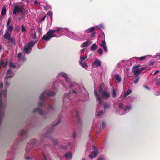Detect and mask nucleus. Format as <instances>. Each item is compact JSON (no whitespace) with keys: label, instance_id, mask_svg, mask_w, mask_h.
<instances>
[{"label":"nucleus","instance_id":"obj_1","mask_svg":"<svg viewBox=\"0 0 160 160\" xmlns=\"http://www.w3.org/2000/svg\"><path fill=\"white\" fill-rule=\"evenodd\" d=\"M61 32L59 28L55 30H50L47 33V35H44L42 39L44 40L48 41L51 38L53 37L58 38L59 36H57L55 33H59Z\"/></svg>","mask_w":160,"mask_h":160},{"label":"nucleus","instance_id":"obj_2","mask_svg":"<svg viewBox=\"0 0 160 160\" xmlns=\"http://www.w3.org/2000/svg\"><path fill=\"white\" fill-rule=\"evenodd\" d=\"M156 67V64L155 62L152 61H151L149 62V64L147 67H141L140 64L135 65L133 67L132 70H144L147 68H150L152 69Z\"/></svg>","mask_w":160,"mask_h":160},{"label":"nucleus","instance_id":"obj_3","mask_svg":"<svg viewBox=\"0 0 160 160\" xmlns=\"http://www.w3.org/2000/svg\"><path fill=\"white\" fill-rule=\"evenodd\" d=\"M4 37L5 39L7 40L6 41L10 44L12 46L15 45L16 40L14 38L11 37V35L8 32H7L5 33L4 35Z\"/></svg>","mask_w":160,"mask_h":160},{"label":"nucleus","instance_id":"obj_4","mask_svg":"<svg viewBox=\"0 0 160 160\" xmlns=\"http://www.w3.org/2000/svg\"><path fill=\"white\" fill-rule=\"evenodd\" d=\"M55 94V92H53L48 91L47 92H46L45 91L40 95V99L41 101L45 102L47 96H54Z\"/></svg>","mask_w":160,"mask_h":160},{"label":"nucleus","instance_id":"obj_5","mask_svg":"<svg viewBox=\"0 0 160 160\" xmlns=\"http://www.w3.org/2000/svg\"><path fill=\"white\" fill-rule=\"evenodd\" d=\"M24 9L22 6H19L18 5H15L13 11V14L17 15L18 13H20L22 14H25L24 13Z\"/></svg>","mask_w":160,"mask_h":160},{"label":"nucleus","instance_id":"obj_6","mask_svg":"<svg viewBox=\"0 0 160 160\" xmlns=\"http://www.w3.org/2000/svg\"><path fill=\"white\" fill-rule=\"evenodd\" d=\"M142 71H132L134 74L135 79L134 81V83L135 84L138 83L140 79L139 75Z\"/></svg>","mask_w":160,"mask_h":160},{"label":"nucleus","instance_id":"obj_7","mask_svg":"<svg viewBox=\"0 0 160 160\" xmlns=\"http://www.w3.org/2000/svg\"><path fill=\"white\" fill-rule=\"evenodd\" d=\"M61 119H59L58 120V121L56 123L54 124L53 125V126H52V129L51 130H50L48 131L47 132H46V133L45 134V137H47V138H49L50 137V135H51V133L53 131V130L52 129H54V127L55 126L58 125L61 122Z\"/></svg>","mask_w":160,"mask_h":160},{"label":"nucleus","instance_id":"obj_8","mask_svg":"<svg viewBox=\"0 0 160 160\" xmlns=\"http://www.w3.org/2000/svg\"><path fill=\"white\" fill-rule=\"evenodd\" d=\"M93 149L94 150L89 155L90 157L91 158H92L94 157H96L98 152V149L96 148V147L95 146H93Z\"/></svg>","mask_w":160,"mask_h":160},{"label":"nucleus","instance_id":"obj_9","mask_svg":"<svg viewBox=\"0 0 160 160\" xmlns=\"http://www.w3.org/2000/svg\"><path fill=\"white\" fill-rule=\"evenodd\" d=\"M101 98H106V99H109L110 95L109 93L107 91L104 90L102 91L101 93H99Z\"/></svg>","mask_w":160,"mask_h":160},{"label":"nucleus","instance_id":"obj_10","mask_svg":"<svg viewBox=\"0 0 160 160\" xmlns=\"http://www.w3.org/2000/svg\"><path fill=\"white\" fill-rule=\"evenodd\" d=\"M8 61L7 59H1L0 60V68L3 67L5 68L8 64Z\"/></svg>","mask_w":160,"mask_h":160},{"label":"nucleus","instance_id":"obj_11","mask_svg":"<svg viewBox=\"0 0 160 160\" xmlns=\"http://www.w3.org/2000/svg\"><path fill=\"white\" fill-rule=\"evenodd\" d=\"M106 43L105 42V39H103L102 42L100 44V46L102 48H103V49L105 52H107L108 51V49L107 47L106 46Z\"/></svg>","mask_w":160,"mask_h":160},{"label":"nucleus","instance_id":"obj_12","mask_svg":"<svg viewBox=\"0 0 160 160\" xmlns=\"http://www.w3.org/2000/svg\"><path fill=\"white\" fill-rule=\"evenodd\" d=\"M94 94L95 96L97 98L99 102V104L100 105L102 104V101L99 95L97 92L96 91H94Z\"/></svg>","mask_w":160,"mask_h":160},{"label":"nucleus","instance_id":"obj_13","mask_svg":"<svg viewBox=\"0 0 160 160\" xmlns=\"http://www.w3.org/2000/svg\"><path fill=\"white\" fill-rule=\"evenodd\" d=\"M33 112H38V113L40 115H43L44 114V113L42 109L40 108H35L34 109Z\"/></svg>","mask_w":160,"mask_h":160},{"label":"nucleus","instance_id":"obj_14","mask_svg":"<svg viewBox=\"0 0 160 160\" xmlns=\"http://www.w3.org/2000/svg\"><path fill=\"white\" fill-rule=\"evenodd\" d=\"M31 49L27 45H25L24 47V51L27 54L30 53Z\"/></svg>","mask_w":160,"mask_h":160},{"label":"nucleus","instance_id":"obj_15","mask_svg":"<svg viewBox=\"0 0 160 160\" xmlns=\"http://www.w3.org/2000/svg\"><path fill=\"white\" fill-rule=\"evenodd\" d=\"M90 44H91V43L90 41H87L81 45V47L82 48L87 47Z\"/></svg>","mask_w":160,"mask_h":160},{"label":"nucleus","instance_id":"obj_16","mask_svg":"<svg viewBox=\"0 0 160 160\" xmlns=\"http://www.w3.org/2000/svg\"><path fill=\"white\" fill-rule=\"evenodd\" d=\"M61 76L63 77L65 79L66 81L68 82H70V79L67 76V75L65 73L61 74Z\"/></svg>","mask_w":160,"mask_h":160},{"label":"nucleus","instance_id":"obj_17","mask_svg":"<svg viewBox=\"0 0 160 160\" xmlns=\"http://www.w3.org/2000/svg\"><path fill=\"white\" fill-rule=\"evenodd\" d=\"M75 114L76 115V118L77 119V122L78 123H79L80 122V121L79 117V112L77 111H76Z\"/></svg>","mask_w":160,"mask_h":160},{"label":"nucleus","instance_id":"obj_18","mask_svg":"<svg viewBox=\"0 0 160 160\" xmlns=\"http://www.w3.org/2000/svg\"><path fill=\"white\" fill-rule=\"evenodd\" d=\"M36 43L37 42L31 41H30L27 45L31 48L34 46L35 43Z\"/></svg>","mask_w":160,"mask_h":160},{"label":"nucleus","instance_id":"obj_19","mask_svg":"<svg viewBox=\"0 0 160 160\" xmlns=\"http://www.w3.org/2000/svg\"><path fill=\"white\" fill-rule=\"evenodd\" d=\"M101 62L99 60H96L94 62V64L97 67H98L101 65Z\"/></svg>","mask_w":160,"mask_h":160},{"label":"nucleus","instance_id":"obj_20","mask_svg":"<svg viewBox=\"0 0 160 160\" xmlns=\"http://www.w3.org/2000/svg\"><path fill=\"white\" fill-rule=\"evenodd\" d=\"M110 103L109 102L105 103L104 105V109H106L109 108H110Z\"/></svg>","mask_w":160,"mask_h":160},{"label":"nucleus","instance_id":"obj_21","mask_svg":"<svg viewBox=\"0 0 160 160\" xmlns=\"http://www.w3.org/2000/svg\"><path fill=\"white\" fill-rule=\"evenodd\" d=\"M104 86L103 84H102L100 85L99 87L98 90V92L99 93H101L102 92V91L104 88Z\"/></svg>","mask_w":160,"mask_h":160},{"label":"nucleus","instance_id":"obj_22","mask_svg":"<svg viewBox=\"0 0 160 160\" xmlns=\"http://www.w3.org/2000/svg\"><path fill=\"white\" fill-rule=\"evenodd\" d=\"M6 13V8L5 6H3L1 11V15L2 16L5 15Z\"/></svg>","mask_w":160,"mask_h":160},{"label":"nucleus","instance_id":"obj_23","mask_svg":"<svg viewBox=\"0 0 160 160\" xmlns=\"http://www.w3.org/2000/svg\"><path fill=\"white\" fill-rule=\"evenodd\" d=\"M132 92V90L130 89H128L127 92L124 94V96L125 97L130 94Z\"/></svg>","mask_w":160,"mask_h":160},{"label":"nucleus","instance_id":"obj_24","mask_svg":"<svg viewBox=\"0 0 160 160\" xmlns=\"http://www.w3.org/2000/svg\"><path fill=\"white\" fill-rule=\"evenodd\" d=\"M12 71H7V76L5 77V79H7L12 78V76L11 75H9L8 76V75L11 74L12 73Z\"/></svg>","mask_w":160,"mask_h":160},{"label":"nucleus","instance_id":"obj_25","mask_svg":"<svg viewBox=\"0 0 160 160\" xmlns=\"http://www.w3.org/2000/svg\"><path fill=\"white\" fill-rule=\"evenodd\" d=\"M97 46L96 44H92L91 47V49L92 51H95L97 49Z\"/></svg>","mask_w":160,"mask_h":160},{"label":"nucleus","instance_id":"obj_26","mask_svg":"<svg viewBox=\"0 0 160 160\" xmlns=\"http://www.w3.org/2000/svg\"><path fill=\"white\" fill-rule=\"evenodd\" d=\"M95 28L94 27H92L88 29L86 31V33H90L93 32L94 31Z\"/></svg>","mask_w":160,"mask_h":160},{"label":"nucleus","instance_id":"obj_27","mask_svg":"<svg viewBox=\"0 0 160 160\" xmlns=\"http://www.w3.org/2000/svg\"><path fill=\"white\" fill-rule=\"evenodd\" d=\"M72 153L71 152H68L67 153H66L65 155V157L66 158H71L72 157Z\"/></svg>","mask_w":160,"mask_h":160},{"label":"nucleus","instance_id":"obj_28","mask_svg":"<svg viewBox=\"0 0 160 160\" xmlns=\"http://www.w3.org/2000/svg\"><path fill=\"white\" fill-rule=\"evenodd\" d=\"M79 64L83 68H85L87 67V64L86 63H82L81 61H79Z\"/></svg>","mask_w":160,"mask_h":160},{"label":"nucleus","instance_id":"obj_29","mask_svg":"<svg viewBox=\"0 0 160 160\" xmlns=\"http://www.w3.org/2000/svg\"><path fill=\"white\" fill-rule=\"evenodd\" d=\"M116 79L119 82H121V78L118 75H117L115 77Z\"/></svg>","mask_w":160,"mask_h":160},{"label":"nucleus","instance_id":"obj_30","mask_svg":"<svg viewBox=\"0 0 160 160\" xmlns=\"http://www.w3.org/2000/svg\"><path fill=\"white\" fill-rule=\"evenodd\" d=\"M13 26H9L7 28V30L8 31L11 32L13 31Z\"/></svg>","mask_w":160,"mask_h":160},{"label":"nucleus","instance_id":"obj_31","mask_svg":"<svg viewBox=\"0 0 160 160\" xmlns=\"http://www.w3.org/2000/svg\"><path fill=\"white\" fill-rule=\"evenodd\" d=\"M9 66L11 68H15L16 66L14 65L12 62H10L9 63Z\"/></svg>","mask_w":160,"mask_h":160},{"label":"nucleus","instance_id":"obj_32","mask_svg":"<svg viewBox=\"0 0 160 160\" xmlns=\"http://www.w3.org/2000/svg\"><path fill=\"white\" fill-rule=\"evenodd\" d=\"M88 57V55H86V57H83L82 56H81L80 57V61H81V62H82L83 61L85 60Z\"/></svg>","mask_w":160,"mask_h":160},{"label":"nucleus","instance_id":"obj_33","mask_svg":"<svg viewBox=\"0 0 160 160\" xmlns=\"http://www.w3.org/2000/svg\"><path fill=\"white\" fill-rule=\"evenodd\" d=\"M118 107L122 110L123 109V104L122 103H120L118 105Z\"/></svg>","mask_w":160,"mask_h":160},{"label":"nucleus","instance_id":"obj_34","mask_svg":"<svg viewBox=\"0 0 160 160\" xmlns=\"http://www.w3.org/2000/svg\"><path fill=\"white\" fill-rule=\"evenodd\" d=\"M97 51L99 53H100V55H102V54H103V51H102V49L101 48H99V49L98 50H97Z\"/></svg>","mask_w":160,"mask_h":160},{"label":"nucleus","instance_id":"obj_35","mask_svg":"<svg viewBox=\"0 0 160 160\" xmlns=\"http://www.w3.org/2000/svg\"><path fill=\"white\" fill-rule=\"evenodd\" d=\"M21 31L22 32H24L26 31V29L23 25L21 26Z\"/></svg>","mask_w":160,"mask_h":160},{"label":"nucleus","instance_id":"obj_36","mask_svg":"<svg viewBox=\"0 0 160 160\" xmlns=\"http://www.w3.org/2000/svg\"><path fill=\"white\" fill-rule=\"evenodd\" d=\"M138 59L140 60H145L146 58V56H142L141 57L138 58Z\"/></svg>","mask_w":160,"mask_h":160},{"label":"nucleus","instance_id":"obj_37","mask_svg":"<svg viewBox=\"0 0 160 160\" xmlns=\"http://www.w3.org/2000/svg\"><path fill=\"white\" fill-rule=\"evenodd\" d=\"M112 95V96L114 97H115L116 96V91L114 89L113 90Z\"/></svg>","mask_w":160,"mask_h":160},{"label":"nucleus","instance_id":"obj_38","mask_svg":"<svg viewBox=\"0 0 160 160\" xmlns=\"http://www.w3.org/2000/svg\"><path fill=\"white\" fill-rule=\"evenodd\" d=\"M156 84L157 85H160V80L158 79H156Z\"/></svg>","mask_w":160,"mask_h":160},{"label":"nucleus","instance_id":"obj_39","mask_svg":"<svg viewBox=\"0 0 160 160\" xmlns=\"http://www.w3.org/2000/svg\"><path fill=\"white\" fill-rule=\"evenodd\" d=\"M103 112V111L102 110H101V111H99L98 113H97V115L98 116H100L101 114Z\"/></svg>","mask_w":160,"mask_h":160},{"label":"nucleus","instance_id":"obj_40","mask_svg":"<svg viewBox=\"0 0 160 160\" xmlns=\"http://www.w3.org/2000/svg\"><path fill=\"white\" fill-rule=\"evenodd\" d=\"M47 14L49 16H50L51 17V18H52V12H50V11H49V12H48L47 13Z\"/></svg>","mask_w":160,"mask_h":160},{"label":"nucleus","instance_id":"obj_41","mask_svg":"<svg viewBox=\"0 0 160 160\" xmlns=\"http://www.w3.org/2000/svg\"><path fill=\"white\" fill-rule=\"evenodd\" d=\"M25 132L24 130H22L21 131V136H23L25 134Z\"/></svg>","mask_w":160,"mask_h":160},{"label":"nucleus","instance_id":"obj_42","mask_svg":"<svg viewBox=\"0 0 160 160\" xmlns=\"http://www.w3.org/2000/svg\"><path fill=\"white\" fill-rule=\"evenodd\" d=\"M39 106L40 107H42L43 105V102H39L38 103Z\"/></svg>","mask_w":160,"mask_h":160},{"label":"nucleus","instance_id":"obj_43","mask_svg":"<svg viewBox=\"0 0 160 160\" xmlns=\"http://www.w3.org/2000/svg\"><path fill=\"white\" fill-rule=\"evenodd\" d=\"M10 22H11V20L10 18H9L8 19V22H7V26H8L9 24H10Z\"/></svg>","mask_w":160,"mask_h":160},{"label":"nucleus","instance_id":"obj_44","mask_svg":"<svg viewBox=\"0 0 160 160\" xmlns=\"http://www.w3.org/2000/svg\"><path fill=\"white\" fill-rule=\"evenodd\" d=\"M127 108H128L129 110V109H130L131 108V107L130 106H126V107L125 108V109L124 110V111H126L127 110Z\"/></svg>","mask_w":160,"mask_h":160},{"label":"nucleus","instance_id":"obj_45","mask_svg":"<svg viewBox=\"0 0 160 160\" xmlns=\"http://www.w3.org/2000/svg\"><path fill=\"white\" fill-rule=\"evenodd\" d=\"M72 136L73 138H75L76 137V133L75 132H74L72 134Z\"/></svg>","mask_w":160,"mask_h":160},{"label":"nucleus","instance_id":"obj_46","mask_svg":"<svg viewBox=\"0 0 160 160\" xmlns=\"http://www.w3.org/2000/svg\"><path fill=\"white\" fill-rule=\"evenodd\" d=\"M57 140H55L53 141V144L54 146H56L57 145Z\"/></svg>","mask_w":160,"mask_h":160},{"label":"nucleus","instance_id":"obj_47","mask_svg":"<svg viewBox=\"0 0 160 160\" xmlns=\"http://www.w3.org/2000/svg\"><path fill=\"white\" fill-rule=\"evenodd\" d=\"M3 88V83L2 82L0 83V89H2Z\"/></svg>","mask_w":160,"mask_h":160},{"label":"nucleus","instance_id":"obj_48","mask_svg":"<svg viewBox=\"0 0 160 160\" xmlns=\"http://www.w3.org/2000/svg\"><path fill=\"white\" fill-rule=\"evenodd\" d=\"M105 126V123L104 122H103L102 123V126L103 128H104Z\"/></svg>","mask_w":160,"mask_h":160},{"label":"nucleus","instance_id":"obj_49","mask_svg":"<svg viewBox=\"0 0 160 160\" xmlns=\"http://www.w3.org/2000/svg\"><path fill=\"white\" fill-rule=\"evenodd\" d=\"M62 148L63 149H66L67 148H68V146L67 145H65V146H63V145H62Z\"/></svg>","mask_w":160,"mask_h":160},{"label":"nucleus","instance_id":"obj_50","mask_svg":"<svg viewBox=\"0 0 160 160\" xmlns=\"http://www.w3.org/2000/svg\"><path fill=\"white\" fill-rule=\"evenodd\" d=\"M95 32L92 33L91 35V36L92 38L93 37L95 36Z\"/></svg>","mask_w":160,"mask_h":160},{"label":"nucleus","instance_id":"obj_51","mask_svg":"<svg viewBox=\"0 0 160 160\" xmlns=\"http://www.w3.org/2000/svg\"><path fill=\"white\" fill-rule=\"evenodd\" d=\"M33 39H35L36 38V33L35 32L33 36L32 37Z\"/></svg>","mask_w":160,"mask_h":160},{"label":"nucleus","instance_id":"obj_52","mask_svg":"<svg viewBox=\"0 0 160 160\" xmlns=\"http://www.w3.org/2000/svg\"><path fill=\"white\" fill-rule=\"evenodd\" d=\"M49 107L50 108H51L52 109H53V106L52 105L49 104Z\"/></svg>","mask_w":160,"mask_h":160},{"label":"nucleus","instance_id":"obj_53","mask_svg":"<svg viewBox=\"0 0 160 160\" xmlns=\"http://www.w3.org/2000/svg\"><path fill=\"white\" fill-rule=\"evenodd\" d=\"M47 17V16L46 15H45V16L43 18H42L41 19V20L42 21H43L44 20L45 18H46V17Z\"/></svg>","mask_w":160,"mask_h":160},{"label":"nucleus","instance_id":"obj_54","mask_svg":"<svg viewBox=\"0 0 160 160\" xmlns=\"http://www.w3.org/2000/svg\"><path fill=\"white\" fill-rule=\"evenodd\" d=\"M42 154L45 160H47V157L42 153Z\"/></svg>","mask_w":160,"mask_h":160},{"label":"nucleus","instance_id":"obj_55","mask_svg":"<svg viewBox=\"0 0 160 160\" xmlns=\"http://www.w3.org/2000/svg\"><path fill=\"white\" fill-rule=\"evenodd\" d=\"M21 53H19L18 54V57L19 58H20L21 57Z\"/></svg>","mask_w":160,"mask_h":160},{"label":"nucleus","instance_id":"obj_56","mask_svg":"<svg viewBox=\"0 0 160 160\" xmlns=\"http://www.w3.org/2000/svg\"><path fill=\"white\" fill-rule=\"evenodd\" d=\"M102 35L103 39H105V34L103 32L102 34Z\"/></svg>","mask_w":160,"mask_h":160},{"label":"nucleus","instance_id":"obj_57","mask_svg":"<svg viewBox=\"0 0 160 160\" xmlns=\"http://www.w3.org/2000/svg\"><path fill=\"white\" fill-rule=\"evenodd\" d=\"M36 139H33V140L32 141V142H31V143H34L36 142Z\"/></svg>","mask_w":160,"mask_h":160},{"label":"nucleus","instance_id":"obj_58","mask_svg":"<svg viewBox=\"0 0 160 160\" xmlns=\"http://www.w3.org/2000/svg\"><path fill=\"white\" fill-rule=\"evenodd\" d=\"M72 93H75V94H76L77 93V92H76L74 90H73L72 91Z\"/></svg>","mask_w":160,"mask_h":160},{"label":"nucleus","instance_id":"obj_59","mask_svg":"<svg viewBox=\"0 0 160 160\" xmlns=\"http://www.w3.org/2000/svg\"><path fill=\"white\" fill-rule=\"evenodd\" d=\"M98 160H104V159L102 157H100L98 158Z\"/></svg>","mask_w":160,"mask_h":160},{"label":"nucleus","instance_id":"obj_60","mask_svg":"<svg viewBox=\"0 0 160 160\" xmlns=\"http://www.w3.org/2000/svg\"><path fill=\"white\" fill-rule=\"evenodd\" d=\"M159 71H156L154 73V75H156L157 73H158L159 72Z\"/></svg>","mask_w":160,"mask_h":160},{"label":"nucleus","instance_id":"obj_61","mask_svg":"<svg viewBox=\"0 0 160 160\" xmlns=\"http://www.w3.org/2000/svg\"><path fill=\"white\" fill-rule=\"evenodd\" d=\"M156 95H160V91H158V92L156 93Z\"/></svg>","mask_w":160,"mask_h":160},{"label":"nucleus","instance_id":"obj_62","mask_svg":"<svg viewBox=\"0 0 160 160\" xmlns=\"http://www.w3.org/2000/svg\"><path fill=\"white\" fill-rule=\"evenodd\" d=\"M85 51V49H82L81 50L80 52L81 53H83Z\"/></svg>","mask_w":160,"mask_h":160},{"label":"nucleus","instance_id":"obj_63","mask_svg":"<svg viewBox=\"0 0 160 160\" xmlns=\"http://www.w3.org/2000/svg\"><path fill=\"white\" fill-rule=\"evenodd\" d=\"M3 19V17L1 15L0 17V21H2Z\"/></svg>","mask_w":160,"mask_h":160},{"label":"nucleus","instance_id":"obj_64","mask_svg":"<svg viewBox=\"0 0 160 160\" xmlns=\"http://www.w3.org/2000/svg\"><path fill=\"white\" fill-rule=\"evenodd\" d=\"M5 84H6L7 86H8V85H9V83H8V81H6V82H5Z\"/></svg>","mask_w":160,"mask_h":160}]
</instances>
